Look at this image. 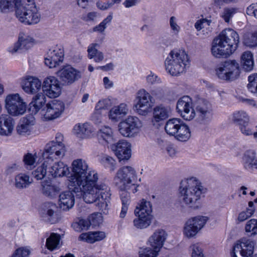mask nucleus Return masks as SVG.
Here are the masks:
<instances>
[{
    "mask_svg": "<svg viewBox=\"0 0 257 257\" xmlns=\"http://www.w3.org/2000/svg\"><path fill=\"white\" fill-rule=\"evenodd\" d=\"M177 111L186 120H190L196 116L197 121L201 124L209 122L213 116L211 104L203 98H198L194 103L191 97L183 96L179 99L176 105Z\"/></svg>",
    "mask_w": 257,
    "mask_h": 257,
    "instance_id": "obj_1",
    "label": "nucleus"
},
{
    "mask_svg": "<svg viewBox=\"0 0 257 257\" xmlns=\"http://www.w3.org/2000/svg\"><path fill=\"white\" fill-rule=\"evenodd\" d=\"M48 179L67 176L69 189L74 192L80 190V159L75 160L71 164V172L69 168L62 162L52 163L49 165Z\"/></svg>",
    "mask_w": 257,
    "mask_h": 257,
    "instance_id": "obj_2",
    "label": "nucleus"
},
{
    "mask_svg": "<svg viewBox=\"0 0 257 257\" xmlns=\"http://www.w3.org/2000/svg\"><path fill=\"white\" fill-rule=\"evenodd\" d=\"M239 43L238 34L232 29H225L214 39L212 54L216 58L228 57L236 50Z\"/></svg>",
    "mask_w": 257,
    "mask_h": 257,
    "instance_id": "obj_3",
    "label": "nucleus"
},
{
    "mask_svg": "<svg viewBox=\"0 0 257 257\" xmlns=\"http://www.w3.org/2000/svg\"><path fill=\"white\" fill-rule=\"evenodd\" d=\"M81 197L86 203H95L98 209L106 214L108 212V204L109 203L111 194L110 188L105 183H101L95 187L83 185L81 188Z\"/></svg>",
    "mask_w": 257,
    "mask_h": 257,
    "instance_id": "obj_4",
    "label": "nucleus"
},
{
    "mask_svg": "<svg viewBox=\"0 0 257 257\" xmlns=\"http://www.w3.org/2000/svg\"><path fill=\"white\" fill-rule=\"evenodd\" d=\"M202 186L195 178L182 181L179 187V199L182 206L196 209L202 194Z\"/></svg>",
    "mask_w": 257,
    "mask_h": 257,
    "instance_id": "obj_5",
    "label": "nucleus"
},
{
    "mask_svg": "<svg viewBox=\"0 0 257 257\" xmlns=\"http://www.w3.org/2000/svg\"><path fill=\"white\" fill-rule=\"evenodd\" d=\"M189 65L188 56L182 50H172L165 61L167 72L174 76H179L185 72Z\"/></svg>",
    "mask_w": 257,
    "mask_h": 257,
    "instance_id": "obj_6",
    "label": "nucleus"
},
{
    "mask_svg": "<svg viewBox=\"0 0 257 257\" xmlns=\"http://www.w3.org/2000/svg\"><path fill=\"white\" fill-rule=\"evenodd\" d=\"M240 70L239 64L236 60H227L218 64L215 71L219 79L231 82L238 78Z\"/></svg>",
    "mask_w": 257,
    "mask_h": 257,
    "instance_id": "obj_7",
    "label": "nucleus"
},
{
    "mask_svg": "<svg viewBox=\"0 0 257 257\" xmlns=\"http://www.w3.org/2000/svg\"><path fill=\"white\" fill-rule=\"evenodd\" d=\"M23 4L19 8L16 10V16L18 20L26 25H34L40 21L41 15L35 5L30 0V4Z\"/></svg>",
    "mask_w": 257,
    "mask_h": 257,
    "instance_id": "obj_8",
    "label": "nucleus"
},
{
    "mask_svg": "<svg viewBox=\"0 0 257 257\" xmlns=\"http://www.w3.org/2000/svg\"><path fill=\"white\" fill-rule=\"evenodd\" d=\"M141 127V121L138 117L129 116L119 123L118 131L124 137L134 138L138 135Z\"/></svg>",
    "mask_w": 257,
    "mask_h": 257,
    "instance_id": "obj_9",
    "label": "nucleus"
},
{
    "mask_svg": "<svg viewBox=\"0 0 257 257\" xmlns=\"http://www.w3.org/2000/svg\"><path fill=\"white\" fill-rule=\"evenodd\" d=\"M136 171L132 166H123L117 171L114 182L118 188L126 189L136 178Z\"/></svg>",
    "mask_w": 257,
    "mask_h": 257,
    "instance_id": "obj_10",
    "label": "nucleus"
},
{
    "mask_svg": "<svg viewBox=\"0 0 257 257\" xmlns=\"http://www.w3.org/2000/svg\"><path fill=\"white\" fill-rule=\"evenodd\" d=\"M208 220V217L200 215L189 219L184 226V235L187 238L195 237L203 228Z\"/></svg>",
    "mask_w": 257,
    "mask_h": 257,
    "instance_id": "obj_11",
    "label": "nucleus"
},
{
    "mask_svg": "<svg viewBox=\"0 0 257 257\" xmlns=\"http://www.w3.org/2000/svg\"><path fill=\"white\" fill-rule=\"evenodd\" d=\"M254 245V241L241 238L234 244L231 252V257H252Z\"/></svg>",
    "mask_w": 257,
    "mask_h": 257,
    "instance_id": "obj_12",
    "label": "nucleus"
},
{
    "mask_svg": "<svg viewBox=\"0 0 257 257\" xmlns=\"http://www.w3.org/2000/svg\"><path fill=\"white\" fill-rule=\"evenodd\" d=\"M5 101L8 112L12 115H22L26 110L27 105L18 93L8 95Z\"/></svg>",
    "mask_w": 257,
    "mask_h": 257,
    "instance_id": "obj_13",
    "label": "nucleus"
},
{
    "mask_svg": "<svg viewBox=\"0 0 257 257\" xmlns=\"http://www.w3.org/2000/svg\"><path fill=\"white\" fill-rule=\"evenodd\" d=\"M152 96L144 89H140L137 93L136 103L135 105L137 112L146 115L153 106Z\"/></svg>",
    "mask_w": 257,
    "mask_h": 257,
    "instance_id": "obj_14",
    "label": "nucleus"
},
{
    "mask_svg": "<svg viewBox=\"0 0 257 257\" xmlns=\"http://www.w3.org/2000/svg\"><path fill=\"white\" fill-rule=\"evenodd\" d=\"M65 152L66 148H63L61 145H57L54 141H51L46 145L42 157L44 160L52 164L55 160L63 157Z\"/></svg>",
    "mask_w": 257,
    "mask_h": 257,
    "instance_id": "obj_15",
    "label": "nucleus"
},
{
    "mask_svg": "<svg viewBox=\"0 0 257 257\" xmlns=\"http://www.w3.org/2000/svg\"><path fill=\"white\" fill-rule=\"evenodd\" d=\"M34 42V39L32 37L24 33H20L18 41L8 48V51L12 55L22 53L29 49Z\"/></svg>",
    "mask_w": 257,
    "mask_h": 257,
    "instance_id": "obj_16",
    "label": "nucleus"
},
{
    "mask_svg": "<svg viewBox=\"0 0 257 257\" xmlns=\"http://www.w3.org/2000/svg\"><path fill=\"white\" fill-rule=\"evenodd\" d=\"M65 108L64 103L58 100H53L47 103L46 107L42 111L45 118L48 120L54 119L59 117Z\"/></svg>",
    "mask_w": 257,
    "mask_h": 257,
    "instance_id": "obj_17",
    "label": "nucleus"
},
{
    "mask_svg": "<svg viewBox=\"0 0 257 257\" xmlns=\"http://www.w3.org/2000/svg\"><path fill=\"white\" fill-rule=\"evenodd\" d=\"M42 89L45 95L50 98H55L61 92L60 82L54 76L46 77L42 84Z\"/></svg>",
    "mask_w": 257,
    "mask_h": 257,
    "instance_id": "obj_18",
    "label": "nucleus"
},
{
    "mask_svg": "<svg viewBox=\"0 0 257 257\" xmlns=\"http://www.w3.org/2000/svg\"><path fill=\"white\" fill-rule=\"evenodd\" d=\"M64 56L63 47L61 45H57L47 52V56L45 59V63L50 68H55L63 62Z\"/></svg>",
    "mask_w": 257,
    "mask_h": 257,
    "instance_id": "obj_19",
    "label": "nucleus"
},
{
    "mask_svg": "<svg viewBox=\"0 0 257 257\" xmlns=\"http://www.w3.org/2000/svg\"><path fill=\"white\" fill-rule=\"evenodd\" d=\"M98 174L94 170L88 168V165L81 160V185L90 187H95L101 183L97 184Z\"/></svg>",
    "mask_w": 257,
    "mask_h": 257,
    "instance_id": "obj_20",
    "label": "nucleus"
},
{
    "mask_svg": "<svg viewBox=\"0 0 257 257\" xmlns=\"http://www.w3.org/2000/svg\"><path fill=\"white\" fill-rule=\"evenodd\" d=\"M21 86L23 90L28 94H36L42 88L41 81L37 77L30 75L22 78Z\"/></svg>",
    "mask_w": 257,
    "mask_h": 257,
    "instance_id": "obj_21",
    "label": "nucleus"
},
{
    "mask_svg": "<svg viewBox=\"0 0 257 257\" xmlns=\"http://www.w3.org/2000/svg\"><path fill=\"white\" fill-rule=\"evenodd\" d=\"M111 149L119 161L127 160L131 157V144L125 141H120L112 145Z\"/></svg>",
    "mask_w": 257,
    "mask_h": 257,
    "instance_id": "obj_22",
    "label": "nucleus"
},
{
    "mask_svg": "<svg viewBox=\"0 0 257 257\" xmlns=\"http://www.w3.org/2000/svg\"><path fill=\"white\" fill-rule=\"evenodd\" d=\"M57 207L55 204L45 203L40 211V213L43 219L52 224L57 222L58 217L55 210Z\"/></svg>",
    "mask_w": 257,
    "mask_h": 257,
    "instance_id": "obj_23",
    "label": "nucleus"
},
{
    "mask_svg": "<svg viewBox=\"0 0 257 257\" xmlns=\"http://www.w3.org/2000/svg\"><path fill=\"white\" fill-rule=\"evenodd\" d=\"M76 71L70 66H66L57 72L62 83L64 85H69L73 83L76 78Z\"/></svg>",
    "mask_w": 257,
    "mask_h": 257,
    "instance_id": "obj_24",
    "label": "nucleus"
},
{
    "mask_svg": "<svg viewBox=\"0 0 257 257\" xmlns=\"http://www.w3.org/2000/svg\"><path fill=\"white\" fill-rule=\"evenodd\" d=\"M167 233L162 229L156 230L149 237L148 242L149 245L154 249L160 251L166 239Z\"/></svg>",
    "mask_w": 257,
    "mask_h": 257,
    "instance_id": "obj_25",
    "label": "nucleus"
},
{
    "mask_svg": "<svg viewBox=\"0 0 257 257\" xmlns=\"http://www.w3.org/2000/svg\"><path fill=\"white\" fill-rule=\"evenodd\" d=\"M70 191H65L59 195V206L60 207L64 210H69L74 204L75 200L73 193L76 194V196L79 198V195L69 189Z\"/></svg>",
    "mask_w": 257,
    "mask_h": 257,
    "instance_id": "obj_26",
    "label": "nucleus"
},
{
    "mask_svg": "<svg viewBox=\"0 0 257 257\" xmlns=\"http://www.w3.org/2000/svg\"><path fill=\"white\" fill-rule=\"evenodd\" d=\"M244 168L248 170L257 169V154L253 150H246L242 158Z\"/></svg>",
    "mask_w": 257,
    "mask_h": 257,
    "instance_id": "obj_27",
    "label": "nucleus"
},
{
    "mask_svg": "<svg viewBox=\"0 0 257 257\" xmlns=\"http://www.w3.org/2000/svg\"><path fill=\"white\" fill-rule=\"evenodd\" d=\"M14 121L9 114H3L0 115V135H10L14 129Z\"/></svg>",
    "mask_w": 257,
    "mask_h": 257,
    "instance_id": "obj_28",
    "label": "nucleus"
},
{
    "mask_svg": "<svg viewBox=\"0 0 257 257\" xmlns=\"http://www.w3.org/2000/svg\"><path fill=\"white\" fill-rule=\"evenodd\" d=\"M35 123V118L33 115L29 114L23 117L20 124L17 127L18 133L20 135H25L30 132L33 125Z\"/></svg>",
    "mask_w": 257,
    "mask_h": 257,
    "instance_id": "obj_29",
    "label": "nucleus"
},
{
    "mask_svg": "<svg viewBox=\"0 0 257 257\" xmlns=\"http://www.w3.org/2000/svg\"><path fill=\"white\" fill-rule=\"evenodd\" d=\"M103 216L100 213H93L89 215L87 220L81 219V229H88L90 226H99L102 223Z\"/></svg>",
    "mask_w": 257,
    "mask_h": 257,
    "instance_id": "obj_30",
    "label": "nucleus"
},
{
    "mask_svg": "<svg viewBox=\"0 0 257 257\" xmlns=\"http://www.w3.org/2000/svg\"><path fill=\"white\" fill-rule=\"evenodd\" d=\"M170 109L162 104L157 105L153 109L152 122H160L169 117Z\"/></svg>",
    "mask_w": 257,
    "mask_h": 257,
    "instance_id": "obj_31",
    "label": "nucleus"
},
{
    "mask_svg": "<svg viewBox=\"0 0 257 257\" xmlns=\"http://www.w3.org/2000/svg\"><path fill=\"white\" fill-rule=\"evenodd\" d=\"M97 138L100 143L106 145L113 142L112 129L106 126L102 127L97 132Z\"/></svg>",
    "mask_w": 257,
    "mask_h": 257,
    "instance_id": "obj_32",
    "label": "nucleus"
},
{
    "mask_svg": "<svg viewBox=\"0 0 257 257\" xmlns=\"http://www.w3.org/2000/svg\"><path fill=\"white\" fill-rule=\"evenodd\" d=\"M128 110L127 104L121 103L112 107L109 111V117L111 120L117 121L122 116L126 115Z\"/></svg>",
    "mask_w": 257,
    "mask_h": 257,
    "instance_id": "obj_33",
    "label": "nucleus"
},
{
    "mask_svg": "<svg viewBox=\"0 0 257 257\" xmlns=\"http://www.w3.org/2000/svg\"><path fill=\"white\" fill-rule=\"evenodd\" d=\"M100 44L97 43L90 44L87 48L88 57L90 59H93L96 63H99L104 59L103 53L98 50Z\"/></svg>",
    "mask_w": 257,
    "mask_h": 257,
    "instance_id": "obj_34",
    "label": "nucleus"
},
{
    "mask_svg": "<svg viewBox=\"0 0 257 257\" xmlns=\"http://www.w3.org/2000/svg\"><path fill=\"white\" fill-rule=\"evenodd\" d=\"M46 102L45 95L41 93H38L30 103L29 110L32 113L36 114L42 108Z\"/></svg>",
    "mask_w": 257,
    "mask_h": 257,
    "instance_id": "obj_35",
    "label": "nucleus"
},
{
    "mask_svg": "<svg viewBox=\"0 0 257 257\" xmlns=\"http://www.w3.org/2000/svg\"><path fill=\"white\" fill-rule=\"evenodd\" d=\"M137 218L133 221L135 227L138 229H144L150 225L153 218V215H145L143 214H135Z\"/></svg>",
    "mask_w": 257,
    "mask_h": 257,
    "instance_id": "obj_36",
    "label": "nucleus"
},
{
    "mask_svg": "<svg viewBox=\"0 0 257 257\" xmlns=\"http://www.w3.org/2000/svg\"><path fill=\"white\" fill-rule=\"evenodd\" d=\"M50 179H48L42 182V192L46 196L54 197L59 193L60 188L56 185H52Z\"/></svg>",
    "mask_w": 257,
    "mask_h": 257,
    "instance_id": "obj_37",
    "label": "nucleus"
},
{
    "mask_svg": "<svg viewBox=\"0 0 257 257\" xmlns=\"http://www.w3.org/2000/svg\"><path fill=\"white\" fill-rule=\"evenodd\" d=\"M172 136L178 141L186 142L191 137V132L189 126L184 121L179 127L178 128L177 132H175Z\"/></svg>",
    "mask_w": 257,
    "mask_h": 257,
    "instance_id": "obj_38",
    "label": "nucleus"
},
{
    "mask_svg": "<svg viewBox=\"0 0 257 257\" xmlns=\"http://www.w3.org/2000/svg\"><path fill=\"white\" fill-rule=\"evenodd\" d=\"M105 237V233L103 231H90L81 233V240L93 243L99 241Z\"/></svg>",
    "mask_w": 257,
    "mask_h": 257,
    "instance_id": "obj_39",
    "label": "nucleus"
},
{
    "mask_svg": "<svg viewBox=\"0 0 257 257\" xmlns=\"http://www.w3.org/2000/svg\"><path fill=\"white\" fill-rule=\"evenodd\" d=\"M240 62L243 69L245 71H250L252 70L254 66L252 53L249 51L244 52L241 56Z\"/></svg>",
    "mask_w": 257,
    "mask_h": 257,
    "instance_id": "obj_40",
    "label": "nucleus"
},
{
    "mask_svg": "<svg viewBox=\"0 0 257 257\" xmlns=\"http://www.w3.org/2000/svg\"><path fill=\"white\" fill-rule=\"evenodd\" d=\"M120 189V192L119 193L120 197L122 203V207L121 212L120 213V217L124 218L126 214L128 209V206L131 202V197L130 192L126 191V189Z\"/></svg>",
    "mask_w": 257,
    "mask_h": 257,
    "instance_id": "obj_41",
    "label": "nucleus"
},
{
    "mask_svg": "<svg viewBox=\"0 0 257 257\" xmlns=\"http://www.w3.org/2000/svg\"><path fill=\"white\" fill-rule=\"evenodd\" d=\"M152 213V206L151 203L144 199L136 206L134 211L135 214H143L145 215H153Z\"/></svg>",
    "mask_w": 257,
    "mask_h": 257,
    "instance_id": "obj_42",
    "label": "nucleus"
},
{
    "mask_svg": "<svg viewBox=\"0 0 257 257\" xmlns=\"http://www.w3.org/2000/svg\"><path fill=\"white\" fill-rule=\"evenodd\" d=\"M183 121L180 118H173L169 119L166 123L165 130L167 134L172 136L177 132L178 128L180 127Z\"/></svg>",
    "mask_w": 257,
    "mask_h": 257,
    "instance_id": "obj_43",
    "label": "nucleus"
},
{
    "mask_svg": "<svg viewBox=\"0 0 257 257\" xmlns=\"http://www.w3.org/2000/svg\"><path fill=\"white\" fill-rule=\"evenodd\" d=\"M51 164L48 162L44 160L43 163L41 166L37 168L32 173V174L35 178L37 180H42L45 177H48V171L49 170V165Z\"/></svg>",
    "mask_w": 257,
    "mask_h": 257,
    "instance_id": "obj_44",
    "label": "nucleus"
},
{
    "mask_svg": "<svg viewBox=\"0 0 257 257\" xmlns=\"http://www.w3.org/2000/svg\"><path fill=\"white\" fill-rule=\"evenodd\" d=\"M29 175L25 174H20L15 177V186L18 189L26 188L32 183Z\"/></svg>",
    "mask_w": 257,
    "mask_h": 257,
    "instance_id": "obj_45",
    "label": "nucleus"
},
{
    "mask_svg": "<svg viewBox=\"0 0 257 257\" xmlns=\"http://www.w3.org/2000/svg\"><path fill=\"white\" fill-rule=\"evenodd\" d=\"M60 236L55 233H51L47 238L46 246L50 250L53 251L59 247Z\"/></svg>",
    "mask_w": 257,
    "mask_h": 257,
    "instance_id": "obj_46",
    "label": "nucleus"
},
{
    "mask_svg": "<svg viewBox=\"0 0 257 257\" xmlns=\"http://www.w3.org/2000/svg\"><path fill=\"white\" fill-rule=\"evenodd\" d=\"M168 89L165 86L156 87L151 90L152 97L157 100H164L167 97Z\"/></svg>",
    "mask_w": 257,
    "mask_h": 257,
    "instance_id": "obj_47",
    "label": "nucleus"
},
{
    "mask_svg": "<svg viewBox=\"0 0 257 257\" xmlns=\"http://www.w3.org/2000/svg\"><path fill=\"white\" fill-rule=\"evenodd\" d=\"M249 120L248 115L243 111H235L233 114L232 120L239 126L240 125L249 122Z\"/></svg>",
    "mask_w": 257,
    "mask_h": 257,
    "instance_id": "obj_48",
    "label": "nucleus"
},
{
    "mask_svg": "<svg viewBox=\"0 0 257 257\" xmlns=\"http://www.w3.org/2000/svg\"><path fill=\"white\" fill-rule=\"evenodd\" d=\"M238 11V9L235 7H225L220 14V17L224 21L228 23L234 15Z\"/></svg>",
    "mask_w": 257,
    "mask_h": 257,
    "instance_id": "obj_49",
    "label": "nucleus"
},
{
    "mask_svg": "<svg viewBox=\"0 0 257 257\" xmlns=\"http://www.w3.org/2000/svg\"><path fill=\"white\" fill-rule=\"evenodd\" d=\"M17 0H0V13H7L12 10Z\"/></svg>",
    "mask_w": 257,
    "mask_h": 257,
    "instance_id": "obj_50",
    "label": "nucleus"
},
{
    "mask_svg": "<svg viewBox=\"0 0 257 257\" xmlns=\"http://www.w3.org/2000/svg\"><path fill=\"white\" fill-rule=\"evenodd\" d=\"M245 231L250 236L257 234V219H251L247 221L245 225Z\"/></svg>",
    "mask_w": 257,
    "mask_h": 257,
    "instance_id": "obj_51",
    "label": "nucleus"
},
{
    "mask_svg": "<svg viewBox=\"0 0 257 257\" xmlns=\"http://www.w3.org/2000/svg\"><path fill=\"white\" fill-rule=\"evenodd\" d=\"M248 90L257 96V73L253 74L248 77Z\"/></svg>",
    "mask_w": 257,
    "mask_h": 257,
    "instance_id": "obj_52",
    "label": "nucleus"
},
{
    "mask_svg": "<svg viewBox=\"0 0 257 257\" xmlns=\"http://www.w3.org/2000/svg\"><path fill=\"white\" fill-rule=\"evenodd\" d=\"M159 252L158 250L154 248L146 247L142 248L139 251V257H157Z\"/></svg>",
    "mask_w": 257,
    "mask_h": 257,
    "instance_id": "obj_53",
    "label": "nucleus"
},
{
    "mask_svg": "<svg viewBox=\"0 0 257 257\" xmlns=\"http://www.w3.org/2000/svg\"><path fill=\"white\" fill-rule=\"evenodd\" d=\"M101 163L105 168H108L111 171H113L116 168V161L113 158L108 156L103 157Z\"/></svg>",
    "mask_w": 257,
    "mask_h": 257,
    "instance_id": "obj_54",
    "label": "nucleus"
},
{
    "mask_svg": "<svg viewBox=\"0 0 257 257\" xmlns=\"http://www.w3.org/2000/svg\"><path fill=\"white\" fill-rule=\"evenodd\" d=\"M112 19V15H109L99 25L94 27L93 29V31L94 32H98L99 33H102V32H104L107 27V25L110 23Z\"/></svg>",
    "mask_w": 257,
    "mask_h": 257,
    "instance_id": "obj_55",
    "label": "nucleus"
},
{
    "mask_svg": "<svg viewBox=\"0 0 257 257\" xmlns=\"http://www.w3.org/2000/svg\"><path fill=\"white\" fill-rule=\"evenodd\" d=\"M244 44L245 46L249 47H255L257 46V31L251 35L246 37L244 40Z\"/></svg>",
    "mask_w": 257,
    "mask_h": 257,
    "instance_id": "obj_56",
    "label": "nucleus"
},
{
    "mask_svg": "<svg viewBox=\"0 0 257 257\" xmlns=\"http://www.w3.org/2000/svg\"><path fill=\"white\" fill-rule=\"evenodd\" d=\"M92 133L93 128L90 124L85 123L81 126V138L89 137Z\"/></svg>",
    "mask_w": 257,
    "mask_h": 257,
    "instance_id": "obj_57",
    "label": "nucleus"
},
{
    "mask_svg": "<svg viewBox=\"0 0 257 257\" xmlns=\"http://www.w3.org/2000/svg\"><path fill=\"white\" fill-rule=\"evenodd\" d=\"M30 253L29 249L22 247L17 249L11 257H28Z\"/></svg>",
    "mask_w": 257,
    "mask_h": 257,
    "instance_id": "obj_58",
    "label": "nucleus"
},
{
    "mask_svg": "<svg viewBox=\"0 0 257 257\" xmlns=\"http://www.w3.org/2000/svg\"><path fill=\"white\" fill-rule=\"evenodd\" d=\"M211 21L206 19L198 20L195 23L194 27L197 31H200L202 28L209 26Z\"/></svg>",
    "mask_w": 257,
    "mask_h": 257,
    "instance_id": "obj_59",
    "label": "nucleus"
},
{
    "mask_svg": "<svg viewBox=\"0 0 257 257\" xmlns=\"http://www.w3.org/2000/svg\"><path fill=\"white\" fill-rule=\"evenodd\" d=\"M253 209H247L246 211L241 212L238 216L237 220L242 222L252 216L254 213Z\"/></svg>",
    "mask_w": 257,
    "mask_h": 257,
    "instance_id": "obj_60",
    "label": "nucleus"
},
{
    "mask_svg": "<svg viewBox=\"0 0 257 257\" xmlns=\"http://www.w3.org/2000/svg\"><path fill=\"white\" fill-rule=\"evenodd\" d=\"M192 257H204L202 250L199 244H194L190 246Z\"/></svg>",
    "mask_w": 257,
    "mask_h": 257,
    "instance_id": "obj_61",
    "label": "nucleus"
},
{
    "mask_svg": "<svg viewBox=\"0 0 257 257\" xmlns=\"http://www.w3.org/2000/svg\"><path fill=\"white\" fill-rule=\"evenodd\" d=\"M146 81L149 85H155L162 83L161 79L152 72L147 76Z\"/></svg>",
    "mask_w": 257,
    "mask_h": 257,
    "instance_id": "obj_62",
    "label": "nucleus"
},
{
    "mask_svg": "<svg viewBox=\"0 0 257 257\" xmlns=\"http://www.w3.org/2000/svg\"><path fill=\"white\" fill-rule=\"evenodd\" d=\"M111 105L110 100L108 99H104L99 100L96 105L95 109L96 110L100 109H105L109 107Z\"/></svg>",
    "mask_w": 257,
    "mask_h": 257,
    "instance_id": "obj_63",
    "label": "nucleus"
},
{
    "mask_svg": "<svg viewBox=\"0 0 257 257\" xmlns=\"http://www.w3.org/2000/svg\"><path fill=\"white\" fill-rule=\"evenodd\" d=\"M169 23L173 33L176 35H178L180 31L181 28L177 23L176 18L174 16L171 17Z\"/></svg>",
    "mask_w": 257,
    "mask_h": 257,
    "instance_id": "obj_64",
    "label": "nucleus"
}]
</instances>
